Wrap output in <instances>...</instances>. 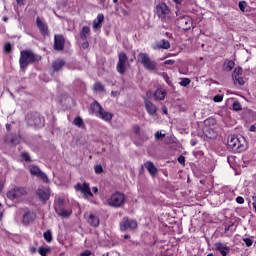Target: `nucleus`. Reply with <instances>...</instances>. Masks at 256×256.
Returning <instances> with one entry per match:
<instances>
[{"instance_id":"nucleus-1","label":"nucleus","mask_w":256,"mask_h":256,"mask_svg":"<svg viewBox=\"0 0 256 256\" xmlns=\"http://www.w3.org/2000/svg\"><path fill=\"white\" fill-rule=\"evenodd\" d=\"M228 149L233 153H243L247 150V140L243 136H229Z\"/></svg>"},{"instance_id":"nucleus-2","label":"nucleus","mask_w":256,"mask_h":256,"mask_svg":"<svg viewBox=\"0 0 256 256\" xmlns=\"http://www.w3.org/2000/svg\"><path fill=\"white\" fill-rule=\"evenodd\" d=\"M25 195H27V188L25 187L14 186L7 192L10 201H21Z\"/></svg>"},{"instance_id":"nucleus-3","label":"nucleus","mask_w":256,"mask_h":256,"mask_svg":"<svg viewBox=\"0 0 256 256\" xmlns=\"http://www.w3.org/2000/svg\"><path fill=\"white\" fill-rule=\"evenodd\" d=\"M107 205H109V207H114L115 209L123 207V205H125V194L120 192L113 193L107 199Z\"/></svg>"},{"instance_id":"nucleus-4","label":"nucleus","mask_w":256,"mask_h":256,"mask_svg":"<svg viewBox=\"0 0 256 256\" xmlns=\"http://www.w3.org/2000/svg\"><path fill=\"white\" fill-rule=\"evenodd\" d=\"M41 57L33 54L31 51H22L20 57V67H27L29 63H35V61H39Z\"/></svg>"},{"instance_id":"nucleus-5","label":"nucleus","mask_w":256,"mask_h":256,"mask_svg":"<svg viewBox=\"0 0 256 256\" xmlns=\"http://www.w3.org/2000/svg\"><path fill=\"white\" fill-rule=\"evenodd\" d=\"M137 59L138 62L141 63L143 67L148 71H155V69H157V64L155 63V61L149 58V55L145 53H140L138 54Z\"/></svg>"},{"instance_id":"nucleus-6","label":"nucleus","mask_w":256,"mask_h":256,"mask_svg":"<svg viewBox=\"0 0 256 256\" xmlns=\"http://www.w3.org/2000/svg\"><path fill=\"white\" fill-rule=\"evenodd\" d=\"M54 209L59 217H69V215H71L72 213L71 209L65 206V204L63 203V199L61 198H58L55 201Z\"/></svg>"},{"instance_id":"nucleus-7","label":"nucleus","mask_w":256,"mask_h":256,"mask_svg":"<svg viewBox=\"0 0 256 256\" xmlns=\"http://www.w3.org/2000/svg\"><path fill=\"white\" fill-rule=\"evenodd\" d=\"M137 229V221L124 217L120 222V231H134Z\"/></svg>"},{"instance_id":"nucleus-8","label":"nucleus","mask_w":256,"mask_h":256,"mask_svg":"<svg viewBox=\"0 0 256 256\" xmlns=\"http://www.w3.org/2000/svg\"><path fill=\"white\" fill-rule=\"evenodd\" d=\"M75 191H78V193H81L83 197L88 199V197H92L93 193L91 192V188L87 184V182L84 183H78L74 186Z\"/></svg>"},{"instance_id":"nucleus-9","label":"nucleus","mask_w":256,"mask_h":256,"mask_svg":"<svg viewBox=\"0 0 256 256\" xmlns=\"http://www.w3.org/2000/svg\"><path fill=\"white\" fill-rule=\"evenodd\" d=\"M179 29H183V31H189L191 27H193V20L189 16H182L178 19Z\"/></svg>"},{"instance_id":"nucleus-10","label":"nucleus","mask_w":256,"mask_h":256,"mask_svg":"<svg viewBox=\"0 0 256 256\" xmlns=\"http://www.w3.org/2000/svg\"><path fill=\"white\" fill-rule=\"evenodd\" d=\"M29 171L31 175H34L35 177H39V179H42L44 183H49V178L47 177V174L43 173L39 167L35 165H31L29 167Z\"/></svg>"},{"instance_id":"nucleus-11","label":"nucleus","mask_w":256,"mask_h":256,"mask_svg":"<svg viewBox=\"0 0 256 256\" xmlns=\"http://www.w3.org/2000/svg\"><path fill=\"white\" fill-rule=\"evenodd\" d=\"M36 195L41 199V201H47L51 197V190L49 187L39 186L36 190Z\"/></svg>"},{"instance_id":"nucleus-12","label":"nucleus","mask_w":256,"mask_h":256,"mask_svg":"<svg viewBox=\"0 0 256 256\" xmlns=\"http://www.w3.org/2000/svg\"><path fill=\"white\" fill-rule=\"evenodd\" d=\"M126 67H127V55H125V53H120L119 54V61H118V64H117L118 73L123 75V73H125Z\"/></svg>"},{"instance_id":"nucleus-13","label":"nucleus","mask_w":256,"mask_h":256,"mask_svg":"<svg viewBox=\"0 0 256 256\" xmlns=\"http://www.w3.org/2000/svg\"><path fill=\"white\" fill-rule=\"evenodd\" d=\"M215 249H216V251H219V253L222 256H227V255H229V253H231V248L229 246H227V243L216 242Z\"/></svg>"},{"instance_id":"nucleus-14","label":"nucleus","mask_w":256,"mask_h":256,"mask_svg":"<svg viewBox=\"0 0 256 256\" xmlns=\"http://www.w3.org/2000/svg\"><path fill=\"white\" fill-rule=\"evenodd\" d=\"M84 217L91 227H99V217H97L95 214L88 212L84 215Z\"/></svg>"},{"instance_id":"nucleus-15","label":"nucleus","mask_w":256,"mask_h":256,"mask_svg":"<svg viewBox=\"0 0 256 256\" xmlns=\"http://www.w3.org/2000/svg\"><path fill=\"white\" fill-rule=\"evenodd\" d=\"M98 119H102L106 123H111V119H113V114L102 109L97 115Z\"/></svg>"},{"instance_id":"nucleus-16","label":"nucleus","mask_w":256,"mask_h":256,"mask_svg":"<svg viewBox=\"0 0 256 256\" xmlns=\"http://www.w3.org/2000/svg\"><path fill=\"white\" fill-rule=\"evenodd\" d=\"M145 169L148 171V173L151 175V177L155 178L157 177V167L155 166V164H153V162H146L144 164Z\"/></svg>"},{"instance_id":"nucleus-17","label":"nucleus","mask_w":256,"mask_h":256,"mask_svg":"<svg viewBox=\"0 0 256 256\" xmlns=\"http://www.w3.org/2000/svg\"><path fill=\"white\" fill-rule=\"evenodd\" d=\"M63 45H65V38L61 35H57L54 38V49L57 51H61L63 49Z\"/></svg>"},{"instance_id":"nucleus-18","label":"nucleus","mask_w":256,"mask_h":256,"mask_svg":"<svg viewBox=\"0 0 256 256\" xmlns=\"http://www.w3.org/2000/svg\"><path fill=\"white\" fill-rule=\"evenodd\" d=\"M161 14H162V19H166V21H169L171 19V10L169 7H167V4L162 3L161 4Z\"/></svg>"},{"instance_id":"nucleus-19","label":"nucleus","mask_w":256,"mask_h":256,"mask_svg":"<svg viewBox=\"0 0 256 256\" xmlns=\"http://www.w3.org/2000/svg\"><path fill=\"white\" fill-rule=\"evenodd\" d=\"M33 221H35V213H33V212H26L23 215L22 222L24 223V225H29V223H33Z\"/></svg>"},{"instance_id":"nucleus-20","label":"nucleus","mask_w":256,"mask_h":256,"mask_svg":"<svg viewBox=\"0 0 256 256\" xmlns=\"http://www.w3.org/2000/svg\"><path fill=\"white\" fill-rule=\"evenodd\" d=\"M104 19L105 16L103 14H98L97 18L93 21V29H101V24Z\"/></svg>"},{"instance_id":"nucleus-21","label":"nucleus","mask_w":256,"mask_h":256,"mask_svg":"<svg viewBox=\"0 0 256 256\" xmlns=\"http://www.w3.org/2000/svg\"><path fill=\"white\" fill-rule=\"evenodd\" d=\"M146 110L148 111L149 115H155L157 113V107L153 105V103L146 101L145 102Z\"/></svg>"},{"instance_id":"nucleus-22","label":"nucleus","mask_w":256,"mask_h":256,"mask_svg":"<svg viewBox=\"0 0 256 256\" xmlns=\"http://www.w3.org/2000/svg\"><path fill=\"white\" fill-rule=\"evenodd\" d=\"M36 23H37V27H39L41 33H43V35H46L47 34V25L45 24V22H43V20H41V18H37Z\"/></svg>"},{"instance_id":"nucleus-23","label":"nucleus","mask_w":256,"mask_h":256,"mask_svg":"<svg viewBox=\"0 0 256 256\" xmlns=\"http://www.w3.org/2000/svg\"><path fill=\"white\" fill-rule=\"evenodd\" d=\"M103 108L101 107V105H99V103L94 102L91 104L90 106V112L93 113V115H98V113L102 110Z\"/></svg>"},{"instance_id":"nucleus-24","label":"nucleus","mask_w":256,"mask_h":256,"mask_svg":"<svg viewBox=\"0 0 256 256\" xmlns=\"http://www.w3.org/2000/svg\"><path fill=\"white\" fill-rule=\"evenodd\" d=\"M38 253L41 256H47L51 253V247L49 246H41L38 248Z\"/></svg>"},{"instance_id":"nucleus-25","label":"nucleus","mask_w":256,"mask_h":256,"mask_svg":"<svg viewBox=\"0 0 256 256\" xmlns=\"http://www.w3.org/2000/svg\"><path fill=\"white\" fill-rule=\"evenodd\" d=\"M64 65L65 62L63 60H57L52 64V68L54 69V71H59Z\"/></svg>"},{"instance_id":"nucleus-26","label":"nucleus","mask_w":256,"mask_h":256,"mask_svg":"<svg viewBox=\"0 0 256 256\" xmlns=\"http://www.w3.org/2000/svg\"><path fill=\"white\" fill-rule=\"evenodd\" d=\"M234 83L237 85H245V80L240 75H233Z\"/></svg>"},{"instance_id":"nucleus-27","label":"nucleus","mask_w":256,"mask_h":256,"mask_svg":"<svg viewBox=\"0 0 256 256\" xmlns=\"http://www.w3.org/2000/svg\"><path fill=\"white\" fill-rule=\"evenodd\" d=\"M90 31H91V30L89 29L88 26H84V27L82 28L81 38H82V39H87V37L89 36Z\"/></svg>"},{"instance_id":"nucleus-28","label":"nucleus","mask_w":256,"mask_h":256,"mask_svg":"<svg viewBox=\"0 0 256 256\" xmlns=\"http://www.w3.org/2000/svg\"><path fill=\"white\" fill-rule=\"evenodd\" d=\"M233 67H235V62L233 61H228L224 63L225 71H233Z\"/></svg>"},{"instance_id":"nucleus-29","label":"nucleus","mask_w":256,"mask_h":256,"mask_svg":"<svg viewBox=\"0 0 256 256\" xmlns=\"http://www.w3.org/2000/svg\"><path fill=\"white\" fill-rule=\"evenodd\" d=\"M43 237H44L45 241H47V243H51V241L53 239V236L51 235V231H49V230L44 232Z\"/></svg>"},{"instance_id":"nucleus-30","label":"nucleus","mask_w":256,"mask_h":256,"mask_svg":"<svg viewBox=\"0 0 256 256\" xmlns=\"http://www.w3.org/2000/svg\"><path fill=\"white\" fill-rule=\"evenodd\" d=\"M232 107L234 111H241L243 109V107L241 106V102L237 100L234 101Z\"/></svg>"},{"instance_id":"nucleus-31","label":"nucleus","mask_w":256,"mask_h":256,"mask_svg":"<svg viewBox=\"0 0 256 256\" xmlns=\"http://www.w3.org/2000/svg\"><path fill=\"white\" fill-rule=\"evenodd\" d=\"M191 79L189 78H181L180 85L181 87H187V85H190Z\"/></svg>"},{"instance_id":"nucleus-32","label":"nucleus","mask_w":256,"mask_h":256,"mask_svg":"<svg viewBox=\"0 0 256 256\" xmlns=\"http://www.w3.org/2000/svg\"><path fill=\"white\" fill-rule=\"evenodd\" d=\"M21 161H31V157L27 152H22L20 155Z\"/></svg>"},{"instance_id":"nucleus-33","label":"nucleus","mask_w":256,"mask_h":256,"mask_svg":"<svg viewBox=\"0 0 256 256\" xmlns=\"http://www.w3.org/2000/svg\"><path fill=\"white\" fill-rule=\"evenodd\" d=\"M171 47V43H169V40H162L161 49H169Z\"/></svg>"},{"instance_id":"nucleus-34","label":"nucleus","mask_w":256,"mask_h":256,"mask_svg":"<svg viewBox=\"0 0 256 256\" xmlns=\"http://www.w3.org/2000/svg\"><path fill=\"white\" fill-rule=\"evenodd\" d=\"M73 123H74V125H76V127H82V125H83V119H81V118H75Z\"/></svg>"},{"instance_id":"nucleus-35","label":"nucleus","mask_w":256,"mask_h":256,"mask_svg":"<svg viewBox=\"0 0 256 256\" xmlns=\"http://www.w3.org/2000/svg\"><path fill=\"white\" fill-rule=\"evenodd\" d=\"M39 123H41V118L36 117V118L34 119V123L30 121V122H29V125H34L35 127H39Z\"/></svg>"},{"instance_id":"nucleus-36","label":"nucleus","mask_w":256,"mask_h":256,"mask_svg":"<svg viewBox=\"0 0 256 256\" xmlns=\"http://www.w3.org/2000/svg\"><path fill=\"white\" fill-rule=\"evenodd\" d=\"M245 7H247V2L240 1L239 2V9H240V11L245 12Z\"/></svg>"},{"instance_id":"nucleus-37","label":"nucleus","mask_w":256,"mask_h":256,"mask_svg":"<svg viewBox=\"0 0 256 256\" xmlns=\"http://www.w3.org/2000/svg\"><path fill=\"white\" fill-rule=\"evenodd\" d=\"M163 79L166 81L168 85H173V82L171 81V78H169V75L162 74Z\"/></svg>"},{"instance_id":"nucleus-38","label":"nucleus","mask_w":256,"mask_h":256,"mask_svg":"<svg viewBox=\"0 0 256 256\" xmlns=\"http://www.w3.org/2000/svg\"><path fill=\"white\" fill-rule=\"evenodd\" d=\"M213 101L215 103H221V101H223V95H216V96H214Z\"/></svg>"},{"instance_id":"nucleus-39","label":"nucleus","mask_w":256,"mask_h":256,"mask_svg":"<svg viewBox=\"0 0 256 256\" xmlns=\"http://www.w3.org/2000/svg\"><path fill=\"white\" fill-rule=\"evenodd\" d=\"M154 99H156V101H161V90H157L154 93Z\"/></svg>"},{"instance_id":"nucleus-40","label":"nucleus","mask_w":256,"mask_h":256,"mask_svg":"<svg viewBox=\"0 0 256 256\" xmlns=\"http://www.w3.org/2000/svg\"><path fill=\"white\" fill-rule=\"evenodd\" d=\"M156 15L161 18V4L159 3L156 5Z\"/></svg>"},{"instance_id":"nucleus-41","label":"nucleus","mask_w":256,"mask_h":256,"mask_svg":"<svg viewBox=\"0 0 256 256\" xmlns=\"http://www.w3.org/2000/svg\"><path fill=\"white\" fill-rule=\"evenodd\" d=\"M244 243L247 247H251V245H253V240H251V238H245Z\"/></svg>"},{"instance_id":"nucleus-42","label":"nucleus","mask_w":256,"mask_h":256,"mask_svg":"<svg viewBox=\"0 0 256 256\" xmlns=\"http://www.w3.org/2000/svg\"><path fill=\"white\" fill-rule=\"evenodd\" d=\"M4 51H5V53H10L11 52V44H9V43L5 44Z\"/></svg>"},{"instance_id":"nucleus-43","label":"nucleus","mask_w":256,"mask_h":256,"mask_svg":"<svg viewBox=\"0 0 256 256\" xmlns=\"http://www.w3.org/2000/svg\"><path fill=\"white\" fill-rule=\"evenodd\" d=\"M94 89H95V91H103V85L96 83L94 85Z\"/></svg>"},{"instance_id":"nucleus-44","label":"nucleus","mask_w":256,"mask_h":256,"mask_svg":"<svg viewBox=\"0 0 256 256\" xmlns=\"http://www.w3.org/2000/svg\"><path fill=\"white\" fill-rule=\"evenodd\" d=\"M133 133H135V135H139V131H141V128H139V126L135 125L132 128Z\"/></svg>"},{"instance_id":"nucleus-45","label":"nucleus","mask_w":256,"mask_h":256,"mask_svg":"<svg viewBox=\"0 0 256 256\" xmlns=\"http://www.w3.org/2000/svg\"><path fill=\"white\" fill-rule=\"evenodd\" d=\"M95 173H103V167L101 165L95 166Z\"/></svg>"},{"instance_id":"nucleus-46","label":"nucleus","mask_w":256,"mask_h":256,"mask_svg":"<svg viewBox=\"0 0 256 256\" xmlns=\"http://www.w3.org/2000/svg\"><path fill=\"white\" fill-rule=\"evenodd\" d=\"M236 202L239 203V205H243V203H245V199L241 196H238L236 198Z\"/></svg>"},{"instance_id":"nucleus-47","label":"nucleus","mask_w":256,"mask_h":256,"mask_svg":"<svg viewBox=\"0 0 256 256\" xmlns=\"http://www.w3.org/2000/svg\"><path fill=\"white\" fill-rule=\"evenodd\" d=\"M162 65H175V60H166Z\"/></svg>"},{"instance_id":"nucleus-48","label":"nucleus","mask_w":256,"mask_h":256,"mask_svg":"<svg viewBox=\"0 0 256 256\" xmlns=\"http://www.w3.org/2000/svg\"><path fill=\"white\" fill-rule=\"evenodd\" d=\"M241 73H243V69H241V68H236V69L234 70L233 75H241Z\"/></svg>"},{"instance_id":"nucleus-49","label":"nucleus","mask_w":256,"mask_h":256,"mask_svg":"<svg viewBox=\"0 0 256 256\" xmlns=\"http://www.w3.org/2000/svg\"><path fill=\"white\" fill-rule=\"evenodd\" d=\"M178 162L180 163V165H185V156H180L178 158Z\"/></svg>"},{"instance_id":"nucleus-50","label":"nucleus","mask_w":256,"mask_h":256,"mask_svg":"<svg viewBox=\"0 0 256 256\" xmlns=\"http://www.w3.org/2000/svg\"><path fill=\"white\" fill-rule=\"evenodd\" d=\"M89 255H91V251H89V250H86V251L80 253V256H89Z\"/></svg>"},{"instance_id":"nucleus-51","label":"nucleus","mask_w":256,"mask_h":256,"mask_svg":"<svg viewBox=\"0 0 256 256\" xmlns=\"http://www.w3.org/2000/svg\"><path fill=\"white\" fill-rule=\"evenodd\" d=\"M155 139H156V141H159V139H161V133L160 132L155 133Z\"/></svg>"},{"instance_id":"nucleus-52","label":"nucleus","mask_w":256,"mask_h":256,"mask_svg":"<svg viewBox=\"0 0 256 256\" xmlns=\"http://www.w3.org/2000/svg\"><path fill=\"white\" fill-rule=\"evenodd\" d=\"M249 131H252L253 133H256V125L250 126Z\"/></svg>"},{"instance_id":"nucleus-53","label":"nucleus","mask_w":256,"mask_h":256,"mask_svg":"<svg viewBox=\"0 0 256 256\" xmlns=\"http://www.w3.org/2000/svg\"><path fill=\"white\" fill-rule=\"evenodd\" d=\"M4 185H5V182L2 179H0V191H3Z\"/></svg>"},{"instance_id":"nucleus-54","label":"nucleus","mask_w":256,"mask_h":256,"mask_svg":"<svg viewBox=\"0 0 256 256\" xmlns=\"http://www.w3.org/2000/svg\"><path fill=\"white\" fill-rule=\"evenodd\" d=\"M165 95H167V91L162 90L161 92L162 99H165Z\"/></svg>"},{"instance_id":"nucleus-55","label":"nucleus","mask_w":256,"mask_h":256,"mask_svg":"<svg viewBox=\"0 0 256 256\" xmlns=\"http://www.w3.org/2000/svg\"><path fill=\"white\" fill-rule=\"evenodd\" d=\"M227 161H228V163L231 165V162L233 161V156H229V157L227 158Z\"/></svg>"},{"instance_id":"nucleus-56","label":"nucleus","mask_w":256,"mask_h":256,"mask_svg":"<svg viewBox=\"0 0 256 256\" xmlns=\"http://www.w3.org/2000/svg\"><path fill=\"white\" fill-rule=\"evenodd\" d=\"M113 97H119V93L117 91H112Z\"/></svg>"},{"instance_id":"nucleus-57","label":"nucleus","mask_w":256,"mask_h":256,"mask_svg":"<svg viewBox=\"0 0 256 256\" xmlns=\"http://www.w3.org/2000/svg\"><path fill=\"white\" fill-rule=\"evenodd\" d=\"M162 111H163V113H164L165 115H167V113H168L167 107H163Z\"/></svg>"},{"instance_id":"nucleus-58","label":"nucleus","mask_w":256,"mask_h":256,"mask_svg":"<svg viewBox=\"0 0 256 256\" xmlns=\"http://www.w3.org/2000/svg\"><path fill=\"white\" fill-rule=\"evenodd\" d=\"M82 47L84 48V49H87L88 47H89V43H84L83 45H82Z\"/></svg>"},{"instance_id":"nucleus-59","label":"nucleus","mask_w":256,"mask_h":256,"mask_svg":"<svg viewBox=\"0 0 256 256\" xmlns=\"http://www.w3.org/2000/svg\"><path fill=\"white\" fill-rule=\"evenodd\" d=\"M173 1H174V3H177V5H181L183 0H173Z\"/></svg>"},{"instance_id":"nucleus-60","label":"nucleus","mask_w":256,"mask_h":256,"mask_svg":"<svg viewBox=\"0 0 256 256\" xmlns=\"http://www.w3.org/2000/svg\"><path fill=\"white\" fill-rule=\"evenodd\" d=\"M17 1V3L19 4V5H23V3L25 2V0H16Z\"/></svg>"},{"instance_id":"nucleus-61","label":"nucleus","mask_w":256,"mask_h":256,"mask_svg":"<svg viewBox=\"0 0 256 256\" xmlns=\"http://www.w3.org/2000/svg\"><path fill=\"white\" fill-rule=\"evenodd\" d=\"M92 191H93V193H97V191H99V189L97 187H93Z\"/></svg>"},{"instance_id":"nucleus-62","label":"nucleus","mask_w":256,"mask_h":256,"mask_svg":"<svg viewBox=\"0 0 256 256\" xmlns=\"http://www.w3.org/2000/svg\"><path fill=\"white\" fill-rule=\"evenodd\" d=\"M153 47H154V49H161V45H159V44L154 45Z\"/></svg>"},{"instance_id":"nucleus-63","label":"nucleus","mask_w":256,"mask_h":256,"mask_svg":"<svg viewBox=\"0 0 256 256\" xmlns=\"http://www.w3.org/2000/svg\"><path fill=\"white\" fill-rule=\"evenodd\" d=\"M0 221H3V212H0Z\"/></svg>"},{"instance_id":"nucleus-64","label":"nucleus","mask_w":256,"mask_h":256,"mask_svg":"<svg viewBox=\"0 0 256 256\" xmlns=\"http://www.w3.org/2000/svg\"><path fill=\"white\" fill-rule=\"evenodd\" d=\"M252 200H253V201H256V195L252 197Z\"/></svg>"}]
</instances>
